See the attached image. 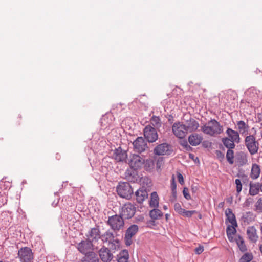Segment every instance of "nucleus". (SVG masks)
I'll return each mask as SVG.
<instances>
[{
	"instance_id": "ddd939ff",
	"label": "nucleus",
	"mask_w": 262,
	"mask_h": 262,
	"mask_svg": "<svg viewBox=\"0 0 262 262\" xmlns=\"http://www.w3.org/2000/svg\"><path fill=\"white\" fill-rule=\"evenodd\" d=\"M93 244L90 239L82 240L77 245L78 251L82 254L88 253L90 251L93 249Z\"/></svg>"
},
{
	"instance_id": "f3484780",
	"label": "nucleus",
	"mask_w": 262,
	"mask_h": 262,
	"mask_svg": "<svg viewBox=\"0 0 262 262\" xmlns=\"http://www.w3.org/2000/svg\"><path fill=\"white\" fill-rule=\"evenodd\" d=\"M136 200L138 203H142L148 198V192L146 188L142 187L135 192Z\"/></svg>"
},
{
	"instance_id": "6e6d98bb",
	"label": "nucleus",
	"mask_w": 262,
	"mask_h": 262,
	"mask_svg": "<svg viewBox=\"0 0 262 262\" xmlns=\"http://www.w3.org/2000/svg\"><path fill=\"white\" fill-rule=\"evenodd\" d=\"M171 196L170 197V201L171 202H175L177 199V190H171Z\"/></svg>"
},
{
	"instance_id": "c85d7f7f",
	"label": "nucleus",
	"mask_w": 262,
	"mask_h": 262,
	"mask_svg": "<svg viewBox=\"0 0 262 262\" xmlns=\"http://www.w3.org/2000/svg\"><path fill=\"white\" fill-rule=\"evenodd\" d=\"M117 262H127L129 259V253L127 250H121L117 255Z\"/></svg>"
},
{
	"instance_id": "f8f14e48",
	"label": "nucleus",
	"mask_w": 262,
	"mask_h": 262,
	"mask_svg": "<svg viewBox=\"0 0 262 262\" xmlns=\"http://www.w3.org/2000/svg\"><path fill=\"white\" fill-rule=\"evenodd\" d=\"M144 163V159L140 155L133 154L129 161V165L134 170H137L140 168Z\"/></svg>"
},
{
	"instance_id": "680f3d73",
	"label": "nucleus",
	"mask_w": 262,
	"mask_h": 262,
	"mask_svg": "<svg viewBox=\"0 0 262 262\" xmlns=\"http://www.w3.org/2000/svg\"><path fill=\"white\" fill-rule=\"evenodd\" d=\"M136 222H144V217L143 215H138L136 217Z\"/></svg>"
},
{
	"instance_id": "13d9d810",
	"label": "nucleus",
	"mask_w": 262,
	"mask_h": 262,
	"mask_svg": "<svg viewBox=\"0 0 262 262\" xmlns=\"http://www.w3.org/2000/svg\"><path fill=\"white\" fill-rule=\"evenodd\" d=\"M155 220H154L152 219L151 220H148L146 222V224H147V227L151 228V226H155L156 225Z\"/></svg>"
},
{
	"instance_id": "37998d69",
	"label": "nucleus",
	"mask_w": 262,
	"mask_h": 262,
	"mask_svg": "<svg viewBox=\"0 0 262 262\" xmlns=\"http://www.w3.org/2000/svg\"><path fill=\"white\" fill-rule=\"evenodd\" d=\"M237 176L241 178L240 179L241 181H242L244 185H247L249 184V179L247 175L245 174H237Z\"/></svg>"
},
{
	"instance_id": "69168bd1",
	"label": "nucleus",
	"mask_w": 262,
	"mask_h": 262,
	"mask_svg": "<svg viewBox=\"0 0 262 262\" xmlns=\"http://www.w3.org/2000/svg\"><path fill=\"white\" fill-rule=\"evenodd\" d=\"M184 149L187 151H191L193 150V148L189 145H187L185 148Z\"/></svg>"
},
{
	"instance_id": "774afa93",
	"label": "nucleus",
	"mask_w": 262,
	"mask_h": 262,
	"mask_svg": "<svg viewBox=\"0 0 262 262\" xmlns=\"http://www.w3.org/2000/svg\"><path fill=\"white\" fill-rule=\"evenodd\" d=\"M59 198L57 199V201H56L54 200L52 203V206L54 207H56L59 203Z\"/></svg>"
},
{
	"instance_id": "423d86ee",
	"label": "nucleus",
	"mask_w": 262,
	"mask_h": 262,
	"mask_svg": "<svg viewBox=\"0 0 262 262\" xmlns=\"http://www.w3.org/2000/svg\"><path fill=\"white\" fill-rule=\"evenodd\" d=\"M136 212V207L131 203L124 204L119 210V214L124 220L132 218Z\"/></svg>"
},
{
	"instance_id": "58836bf2",
	"label": "nucleus",
	"mask_w": 262,
	"mask_h": 262,
	"mask_svg": "<svg viewBox=\"0 0 262 262\" xmlns=\"http://www.w3.org/2000/svg\"><path fill=\"white\" fill-rule=\"evenodd\" d=\"M234 149H227L226 158L227 162L230 164H233L234 163V152L233 150Z\"/></svg>"
},
{
	"instance_id": "c03bdc74",
	"label": "nucleus",
	"mask_w": 262,
	"mask_h": 262,
	"mask_svg": "<svg viewBox=\"0 0 262 262\" xmlns=\"http://www.w3.org/2000/svg\"><path fill=\"white\" fill-rule=\"evenodd\" d=\"M164 158L163 157H159L156 161L157 169H160L164 164Z\"/></svg>"
},
{
	"instance_id": "4be33fe9",
	"label": "nucleus",
	"mask_w": 262,
	"mask_h": 262,
	"mask_svg": "<svg viewBox=\"0 0 262 262\" xmlns=\"http://www.w3.org/2000/svg\"><path fill=\"white\" fill-rule=\"evenodd\" d=\"M226 134L227 135V137L229 139L235 141L236 143H239L240 142L241 139L238 131H235L230 128H227V129L226 131Z\"/></svg>"
},
{
	"instance_id": "aec40b11",
	"label": "nucleus",
	"mask_w": 262,
	"mask_h": 262,
	"mask_svg": "<svg viewBox=\"0 0 262 262\" xmlns=\"http://www.w3.org/2000/svg\"><path fill=\"white\" fill-rule=\"evenodd\" d=\"M237 130L239 134L242 135H247L248 134L249 128V125L243 120L237 121L236 122Z\"/></svg>"
},
{
	"instance_id": "a18cd8bd",
	"label": "nucleus",
	"mask_w": 262,
	"mask_h": 262,
	"mask_svg": "<svg viewBox=\"0 0 262 262\" xmlns=\"http://www.w3.org/2000/svg\"><path fill=\"white\" fill-rule=\"evenodd\" d=\"M255 210L258 212H262V201H261V198H259L255 204Z\"/></svg>"
},
{
	"instance_id": "f704fd0d",
	"label": "nucleus",
	"mask_w": 262,
	"mask_h": 262,
	"mask_svg": "<svg viewBox=\"0 0 262 262\" xmlns=\"http://www.w3.org/2000/svg\"><path fill=\"white\" fill-rule=\"evenodd\" d=\"M108 249L110 251H112L113 252L120 248V241L118 238H116L113 240L112 242L108 243Z\"/></svg>"
},
{
	"instance_id": "de8ad7c7",
	"label": "nucleus",
	"mask_w": 262,
	"mask_h": 262,
	"mask_svg": "<svg viewBox=\"0 0 262 262\" xmlns=\"http://www.w3.org/2000/svg\"><path fill=\"white\" fill-rule=\"evenodd\" d=\"M215 154L217 158L220 161H223L225 159V155L224 154L219 150H216L215 151Z\"/></svg>"
},
{
	"instance_id": "72a5a7b5",
	"label": "nucleus",
	"mask_w": 262,
	"mask_h": 262,
	"mask_svg": "<svg viewBox=\"0 0 262 262\" xmlns=\"http://www.w3.org/2000/svg\"><path fill=\"white\" fill-rule=\"evenodd\" d=\"M237 226H234L232 225H228L226 229V233L227 236L228 237V239L232 242L233 240V237H232V235H234L236 232V227Z\"/></svg>"
},
{
	"instance_id": "3c124183",
	"label": "nucleus",
	"mask_w": 262,
	"mask_h": 262,
	"mask_svg": "<svg viewBox=\"0 0 262 262\" xmlns=\"http://www.w3.org/2000/svg\"><path fill=\"white\" fill-rule=\"evenodd\" d=\"M253 202V199L252 198H247L243 204L244 207H249Z\"/></svg>"
},
{
	"instance_id": "79ce46f5",
	"label": "nucleus",
	"mask_w": 262,
	"mask_h": 262,
	"mask_svg": "<svg viewBox=\"0 0 262 262\" xmlns=\"http://www.w3.org/2000/svg\"><path fill=\"white\" fill-rule=\"evenodd\" d=\"M7 202V196L5 193H2L0 192V207H2Z\"/></svg>"
},
{
	"instance_id": "7c9ffc66",
	"label": "nucleus",
	"mask_w": 262,
	"mask_h": 262,
	"mask_svg": "<svg viewBox=\"0 0 262 262\" xmlns=\"http://www.w3.org/2000/svg\"><path fill=\"white\" fill-rule=\"evenodd\" d=\"M113 115L111 113H106L100 119V123L102 126L107 127L112 123V118Z\"/></svg>"
},
{
	"instance_id": "f03ea898",
	"label": "nucleus",
	"mask_w": 262,
	"mask_h": 262,
	"mask_svg": "<svg viewBox=\"0 0 262 262\" xmlns=\"http://www.w3.org/2000/svg\"><path fill=\"white\" fill-rule=\"evenodd\" d=\"M245 145L251 155L258 152L259 148V143L257 140L255 134L247 135L244 139Z\"/></svg>"
},
{
	"instance_id": "8fccbe9b",
	"label": "nucleus",
	"mask_w": 262,
	"mask_h": 262,
	"mask_svg": "<svg viewBox=\"0 0 262 262\" xmlns=\"http://www.w3.org/2000/svg\"><path fill=\"white\" fill-rule=\"evenodd\" d=\"M174 209L176 212H177L178 214L181 213L183 208L181 207V205L179 203H176L174 205Z\"/></svg>"
},
{
	"instance_id": "b1692460",
	"label": "nucleus",
	"mask_w": 262,
	"mask_h": 262,
	"mask_svg": "<svg viewBox=\"0 0 262 262\" xmlns=\"http://www.w3.org/2000/svg\"><path fill=\"white\" fill-rule=\"evenodd\" d=\"M249 191L250 195L254 196L257 194L259 191H261L260 183L257 182L253 183L252 182L249 183Z\"/></svg>"
},
{
	"instance_id": "2f4dec72",
	"label": "nucleus",
	"mask_w": 262,
	"mask_h": 262,
	"mask_svg": "<svg viewBox=\"0 0 262 262\" xmlns=\"http://www.w3.org/2000/svg\"><path fill=\"white\" fill-rule=\"evenodd\" d=\"M235 242L241 251L244 252L247 250L244 240L241 235H238V236L235 238Z\"/></svg>"
},
{
	"instance_id": "39448f33",
	"label": "nucleus",
	"mask_w": 262,
	"mask_h": 262,
	"mask_svg": "<svg viewBox=\"0 0 262 262\" xmlns=\"http://www.w3.org/2000/svg\"><path fill=\"white\" fill-rule=\"evenodd\" d=\"M173 152V146L167 142L159 144L154 149V154L157 156H170Z\"/></svg>"
},
{
	"instance_id": "2eb2a0df",
	"label": "nucleus",
	"mask_w": 262,
	"mask_h": 262,
	"mask_svg": "<svg viewBox=\"0 0 262 262\" xmlns=\"http://www.w3.org/2000/svg\"><path fill=\"white\" fill-rule=\"evenodd\" d=\"M88 239H90L92 243L97 242L101 238L100 235V231L99 226H96V227L92 228L86 234Z\"/></svg>"
},
{
	"instance_id": "e433bc0d",
	"label": "nucleus",
	"mask_w": 262,
	"mask_h": 262,
	"mask_svg": "<svg viewBox=\"0 0 262 262\" xmlns=\"http://www.w3.org/2000/svg\"><path fill=\"white\" fill-rule=\"evenodd\" d=\"M253 219V213L250 211L246 212L245 213H244L241 217L242 221L247 224H249L250 222H252Z\"/></svg>"
},
{
	"instance_id": "a211bd4d",
	"label": "nucleus",
	"mask_w": 262,
	"mask_h": 262,
	"mask_svg": "<svg viewBox=\"0 0 262 262\" xmlns=\"http://www.w3.org/2000/svg\"><path fill=\"white\" fill-rule=\"evenodd\" d=\"M222 142L223 144H220L219 145V148L223 150H225L224 147L227 148V149H234L235 147V141L229 139L228 137L222 138Z\"/></svg>"
},
{
	"instance_id": "20e7f679",
	"label": "nucleus",
	"mask_w": 262,
	"mask_h": 262,
	"mask_svg": "<svg viewBox=\"0 0 262 262\" xmlns=\"http://www.w3.org/2000/svg\"><path fill=\"white\" fill-rule=\"evenodd\" d=\"M107 224L114 231H118L124 227V220L120 214H115L108 217Z\"/></svg>"
},
{
	"instance_id": "864d4df0",
	"label": "nucleus",
	"mask_w": 262,
	"mask_h": 262,
	"mask_svg": "<svg viewBox=\"0 0 262 262\" xmlns=\"http://www.w3.org/2000/svg\"><path fill=\"white\" fill-rule=\"evenodd\" d=\"M199 185L198 184H193L191 186L190 190L192 194H195L198 191Z\"/></svg>"
},
{
	"instance_id": "1a4fd4ad",
	"label": "nucleus",
	"mask_w": 262,
	"mask_h": 262,
	"mask_svg": "<svg viewBox=\"0 0 262 262\" xmlns=\"http://www.w3.org/2000/svg\"><path fill=\"white\" fill-rule=\"evenodd\" d=\"M173 134L178 138L183 139L188 133V130L182 122H177L173 123L172 126Z\"/></svg>"
},
{
	"instance_id": "bf43d9fd",
	"label": "nucleus",
	"mask_w": 262,
	"mask_h": 262,
	"mask_svg": "<svg viewBox=\"0 0 262 262\" xmlns=\"http://www.w3.org/2000/svg\"><path fill=\"white\" fill-rule=\"evenodd\" d=\"M241 159L243 164H245L247 162V156L244 152H241Z\"/></svg>"
},
{
	"instance_id": "6e6552de",
	"label": "nucleus",
	"mask_w": 262,
	"mask_h": 262,
	"mask_svg": "<svg viewBox=\"0 0 262 262\" xmlns=\"http://www.w3.org/2000/svg\"><path fill=\"white\" fill-rule=\"evenodd\" d=\"M18 257L21 262H32L34 255L30 248L25 247L18 250Z\"/></svg>"
},
{
	"instance_id": "6ab92c4d",
	"label": "nucleus",
	"mask_w": 262,
	"mask_h": 262,
	"mask_svg": "<svg viewBox=\"0 0 262 262\" xmlns=\"http://www.w3.org/2000/svg\"><path fill=\"white\" fill-rule=\"evenodd\" d=\"M185 125L188 132H189L196 130L199 126V122L191 117L186 121V124Z\"/></svg>"
},
{
	"instance_id": "4468645a",
	"label": "nucleus",
	"mask_w": 262,
	"mask_h": 262,
	"mask_svg": "<svg viewBox=\"0 0 262 262\" xmlns=\"http://www.w3.org/2000/svg\"><path fill=\"white\" fill-rule=\"evenodd\" d=\"M99 255L101 260L103 262L110 261L113 258V254L111 252L110 250L104 246H103L99 250Z\"/></svg>"
},
{
	"instance_id": "e2e57ef3",
	"label": "nucleus",
	"mask_w": 262,
	"mask_h": 262,
	"mask_svg": "<svg viewBox=\"0 0 262 262\" xmlns=\"http://www.w3.org/2000/svg\"><path fill=\"white\" fill-rule=\"evenodd\" d=\"M189 158L190 159L194 161L195 162L196 161V160H198L199 161V158L198 157L195 158V156L194 155V154H193L192 153H189Z\"/></svg>"
},
{
	"instance_id": "5701e85b",
	"label": "nucleus",
	"mask_w": 262,
	"mask_h": 262,
	"mask_svg": "<svg viewBox=\"0 0 262 262\" xmlns=\"http://www.w3.org/2000/svg\"><path fill=\"white\" fill-rule=\"evenodd\" d=\"M203 140V138L197 134H191L188 137V141L192 146L199 145Z\"/></svg>"
},
{
	"instance_id": "338daca9",
	"label": "nucleus",
	"mask_w": 262,
	"mask_h": 262,
	"mask_svg": "<svg viewBox=\"0 0 262 262\" xmlns=\"http://www.w3.org/2000/svg\"><path fill=\"white\" fill-rule=\"evenodd\" d=\"M257 119L259 122L262 121V114L261 113H258L257 114Z\"/></svg>"
},
{
	"instance_id": "c756f323",
	"label": "nucleus",
	"mask_w": 262,
	"mask_h": 262,
	"mask_svg": "<svg viewBox=\"0 0 262 262\" xmlns=\"http://www.w3.org/2000/svg\"><path fill=\"white\" fill-rule=\"evenodd\" d=\"M115 239L116 238L114 234L110 230H107L101 235V239L103 243H108Z\"/></svg>"
},
{
	"instance_id": "a878e982",
	"label": "nucleus",
	"mask_w": 262,
	"mask_h": 262,
	"mask_svg": "<svg viewBox=\"0 0 262 262\" xmlns=\"http://www.w3.org/2000/svg\"><path fill=\"white\" fill-rule=\"evenodd\" d=\"M260 173V166L256 163H253L252 164L251 170L250 173V177L253 180L257 179Z\"/></svg>"
},
{
	"instance_id": "603ef678",
	"label": "nucleus",
	"mask_w": 262,
	"mask_h": 262,
	"mask_svg": "<svg viewBox=\"0 0 262 262\" xmlns=\"http://www.w3.org/2000/svg\"><path fill=\"white\" fill-rule=\"evenodd\" d=\"M170 185L171 190H177V184L175 181L174 176L173 174L172 176V178L170 180Z\"/></svg>"
},
{
	"instance_id": "4d7b16f0",
	"label": "nucleus",
	"mask_w": 262,
	"mask_h": 262,
	"mask_svg": "<svg viewBox=\"0 0 262 262\" xmlns=\"http://www.w3.org/2000/svg\"><path fill=\"white\" fill-rule=\"evenodd\" d=\"M204 251V247L201 245H199V247H196L195 250V253L196 254H201Z\"/></svg>"
},
{
	"instance_id": "5fc2aeb1",
	"label": "nucleus",
	"mask_w": 262,
	"mask_h": 262,
	"mask_svg": "<svg viewBox=\"0 0 262 262\" xmlns=\"http://www.w3.org/2000/svg\"><path fill=\"white\" fill-rule=\"evenodd\" d=\"M177 175L178 181L180 183V184L181 185H183L184 183V180L183 175L180 172H177Z\"/></svg>"
},
{
	"instance_id": "393cba45",
	"label": "nucleus",
	"mask_w": 262,
	"mask_h": 262,
	"mask_svg": "<svg viewBox=\"0 0 262 262\" xmlns=\"http://www.w3.org/2000/svg\"><path fill=\"white\" fill-rule=\"evenodd\" d=\"M225 214L227 217L226 220L230 222L231 225L234 226H237V223L236 220L235 214L232 212V210L230 208H227L225 211Z\"/></svg>"
},
{
	"instance_id": "dca6fc26",
	"label": "nucleus",
	"mask_w": 262,
	"mask_h": 262,
	"mask_svg": "<svg viewBox=\"0 0 262 262\" xmlns=\"http://www.w3.org/2000/svg\"><path fill=\"white\" fill-rule=\"evenodd\" d=\"M113 157L116 161L122 162L126 160L127 154L126 151L122 150L120 146L114 150Z\"/></svg>"
},
{
	"instance_id": "0e129e2a",
	"label": "nucleus",
	"mask_w": 262,
	"mask_h": 262,
	"mask_svg": "<svg viewBox=\"0 0 262 262\" xmlns=\"http://www.w3.org/2000/svg\"><path fill=\"white\" fill-rule=\"evenodd\" d=\"M167 119H168V121L169 122V123H173V117L172 115H169L168 117H167Z\"/></svg>"
},
{
	"instance_id": "c9c22d12",
	"label": "nucleus",
	"mask_w": 262,
	"mask_h": 262,
	"mask_svg": "<svg viewBox=\"0 0 262 262\" xmlns=\"http://www.w3.org/2000/svg\"><path fill=\"white\" fill-rule=\"evenodd\" d=\"M132 169V170H127L126 171L125 176L128 180L135 182L136 180H137V170H134L133 169Z\"/></svg>"
},
{
	"instance_id": "bb28decb",
	"label": "nucleus",
	"mask_w": 262,
	"mask_h": 262,
	"mask_svg": "<svg viewBox=\"0 0 262 262\" xmlns=\"http://www.w3.org/2000/svg\"><path fill=\"white\" fill-rule=\"evenodd\" d=\"M83 262H99V259L97 255L94 252H89L85 254Z\"/></svg>"
},
{
	"instance_id": "f257e3e1",
	"label": "nucleus",
	"mask_w": 262,
	"mask_h": 262,
	"mask_svg": "<svg viewBox=\"0 0 262 262\" xmlns=\"http://www.w3.org/2000/svg\"><path fill=\"white\" fill-rule=\"evenodd\" d=\"M201 130L206 134L213 136L223 132V126L215 119H211L207 124L201 126Z\"/></svg>"
},
{
	"instance_id": "a19ab883",
	"label": "nucleus",
	"mask_w": 262,
	"mask_h": 262,
	"mask_svg": "<svg viewBox=\"0 0 262 262\" xmlns=\"http://www.w3.org/2000/svg\"><path fill=\"white\" fill-rule=\"evenodd\" d=\"M197 211L196 210H186L184 209L182 210L181 213L180 215H181L183 216L187 217H191L193 214L196 213Z\"/></svg>"
},
{
	"instance_id": "7ed1b4c3",
	"label": "nucleus",
	"mask_w": 262,
	"mask_h": 262,
	"mask_svg": "<svg viewBox=\"0 0 262 262\" xmlns=\"http://www.w3.org/2000/svg\"><path fill=\"white\" fill-rule=\"evenodd\" d=\"M116 190L120 197L127 200L131 199L134 193L133 189L128 182H119Z\"/></svg>"
},
{
	"instance_id": "cd10ccee",
	"label": "nucleus",
	"mask_w": 262,
	"mask_h": 262,
	"mask_svg": "<svg viewBox=\"0 0 262 262\" xmlns=\"http://www.w3.org/2000/svg\"><path fill=\"white\" fill-rule=\"evenodd\" d=\"M159 198L156 191H154L151 193L150 199L149 200V206L152 208H158L159 206Z\"/></svg>"
},
{
	"instance_id": "49530a36",
	"label": "nucleus",
	"mask_w": 262,
	"mask_h": 262,
	"mask_svg": "<svg viewBox=\"0 0 262 262\" xmlns=\"http://www.w3.org/2000/svg\"><path fill=\"white\" fill-rule=\"evenodd\" d=\"M235 183L236 184V192L237 193H239L242 189V184L241 180L239 179H235Z\"/></svg>"
},
{
	"instance_id": "ea45409f",
	"label": "nucleus",
	"mask_w": 262,
	"mask_h": 262,
	"mask_svg": "<svg viewBox=\"0 0 262 262\" xmlns=\"http://www.w3.org/2000/svg\"><path fill=\"white\" fill-rule=\"evenodd\" d=\"M253 258L251 253H245L240 258L239 262H250Z\"/></svg>"
},
{
	"instance_id": "9d476101",
	"label": "nucleus",
	"mask_w": 262,
	"mask_h": 262,
	"mask_svg": "<svg viewBox=\"0 0 262 262\" xmlns=\"http://www.w3.org/2000/svg\"><path fill=\"white\" fill-rule=\"evenodd\" d=\"M138 231V226L136 224L132 225L127 229L124 236L125 244L127 246H129L132 244V237L137 233Z\"/></svg>"
},
{
	"instance_id": "4c0bfd02",
	"label": "nucleus",
	"mask_w": 262,
	"mask_h": 262,
	"mask_svg": "<svg viewBox=\"0 0 262 262\" xmlns=\"http://www.w3.org/2000/svg\"><path fill=\"white\" fill-rule=\"evenodd\" d=\"M150 124L152 126L156 128H159L161 126V122L160 118L159 116L154 115L150 118Z\"/></svg>"
},
{
	"instance_id": "473e14b6",
	"label": "nucleus",
	"mask_w": 262,
	"mask_h": 262,
	"mask_svg": "<svg viewBox=\"0 0 262 262\" xmlns=\"http://www.w3.org/2000/svg\"><path fill=\"white\" fill-rule=\"evenodd\" d=\"M149 215L151 219L158 220L163 215V213L157 208H154L153 209L149 211Z\"/></svg>"
},
{
	"instance_id": "0eeeda50",
	"label": "nucleus",
	"mask_w": 262,
	"mask_h": 262,
	"mask_svg": "<svg viewBox=\"0 0 262 262\" xmlns=\"http://www.w3.org/2000/svg\"><path fill=\"white\" fill-rule=\"evenodd\" d=\"M144 139L149 143L156 142L158 138V135L156 129L149 124L145 127L143 129Z\"/></svg>"
},
{
	"instance_id": "412c9836",
	"label": "nucleus",
	"mask_w": 262,
	"mask_h": 262,
	"mask_svg": "<svg viewBox=\"0 0 262 262\" xmlns=\"http://www.w3.org/2000/svg\"><path fill=\"white\" fill-rule=\"evenodd\" d=\"M247 234L249 240L253 243H256L258 236L257 235V230L254 226L249 227L247 230Z\"/></svg>"
},
{
	"instance_id": "052dcab7",
	"label": "nucleus",
	"mask_w": 262,
	"mask_h": 262,
	"mask_svg": "<svg viewBox=\"0 0 262 262\" xmlns=\"http://www.w3.org/2000/svg\"><path fill=\"white\" fill-rule=\"evenodd\" d=\"M179 142L180 144L185 148L187 145H188L187 141L186 139H183Z\"/></svg>"
},
{
	"instance_id": "9b49d317",
	"label": "nucleus",
	"mask_w": 262,
	"mask_h": 262,
	"mask_svg": "<svg viewBox=\"0 0 262 262\" xmlns=\"http://www.w3.org/2000/svg\"><path fill=\"white\" fill-rule=\"evenodd\" d=\"M133 144L134 150L138 153H141L148 148L147 141L143 137H137Z\"/></svg>"
},
{
	"instance_id": "09e8293b",
	"label": "nucleus",
	"mask_w": 262,
	"mask_h": 262,
	"mask_svg": "<svg viewBox=\"0 0 262 262\" xmlns=\"http://www.w3.org/2000/svg\"><path fill=\"white\" fill-rule=\"evenodd\" d=\"M183 194L184 198L187 200H190L191 199V195L189 193V190L187 187H184L183 190Z\"/></svg>"
}]
</instances>
